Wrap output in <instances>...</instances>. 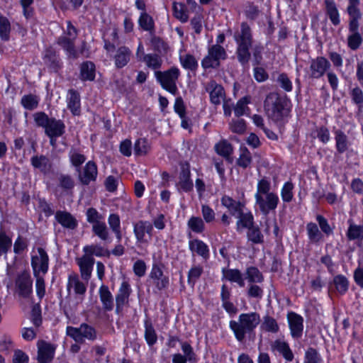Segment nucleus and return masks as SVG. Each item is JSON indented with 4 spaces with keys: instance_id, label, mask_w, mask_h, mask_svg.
<instances>
[{
    "instance_id": "f257e3e1",
    "label": "nucleus",
    "mask_w": 363,
    "mask_h": 363,
    "mask_svg": "<svg viewBox=\"0 0 363 363\" xmlns=\"http://www.w3.org/2000/svg\"><path fill=\"white\" fill-rule=\"evenodd\" d=\"M271 182L267 177L257 182V191L255 194V206L264 216L275 211L279 203L277 193L271 191Z\"/></svg>"
},
{
    "instance_id": "f03ea898",
    "label": "nucleus",
    "mask_w": 363,
    "mask_h": 363,
    "mask_svg": "<svg viewBox=\"0 0 363 363\" xmlns=\"http://www.w3.org/2000/svg\"><path fill=\"white\" fill-rule=\"evenodd\" d=\"M260 323L259 315L257 313H242L238 320H231L230 328L233 331L235 338L242 342L246 333L253 331Z\"/></svg>"
},
{
    "instance_id": "7ed1b4c3",
    "label": "nucleus",
    "mask_w": 363,
    "mask_h": 363,
    "mask_svg": "<svg viewBox=\"0 0 363 363\" xmlns=\"http://www.w3.org/2000/svg\"><path fill=\"white\" fill-rule=\"evenodd\" d=\"M264 110L270 119L275 122L281 121L288 114V101L277 93H270L264 101Z\"/></svg>"
},
{
    "instance_id": "20e7f679",
    "label": "nucleus",
    "mask_w": 363,
    "mask_h": 363,
    "mask_svg": "<svg viewBox=\"0 0 363 363\" xmlns=\"http://www.w3.org/2000/svg\"><path fill=\"white\" fill-rule=\"evenodd\" d=\"M180 74L181 72L177 67H172L164 72L157 71L155 73L162 87L173 95H176L178 92L177 82Z\"/></svg>"
},
{
    "instance_id": "39448f33",
    "label": "nucleus",
    "mask_w": 363,
    "mask_h": 363,
    "mask_svg": "<svg viewBox=\"0 0 363 363\" xmlns=\"http://www.w3.org/2000/svg\"><path fill=\"white\" fill-rule=\"evenodd\" d=\"M66 333L76 342L80 344L84 342L86 340L94 341L97 337L95 328L86 323H82L79 327L67 326Z\"/></svg>"
},
{
    "instance_id": "423d86ee",
    "label": "nucleus",
    "mask_w": 363,
    "mask_h": 363,
    "mask_svg": "<svg viewBox=\"0 0 363 363\" xmlns=\"http://www.w3.org/2000/svg\"><path fill=\"white\" fill-rule=\"evenodd\" d=\"M31 267L34 277L45 276L49 267V257L42 247H38L31 253Z\"/></svg>"
},
{
    "instance_id": "0eeeda50",
    "label": "nucleus",
    "mask_w": 363,
    "mask_h": 363,
    "mask_svg": "<svg viewBox=\"0 0 363 363\" xmlns=\"http://www.w3.org/2000/svg\"><path fill=\"white\" fill-rule=\"evenodd\" d=\"M226 57L225 49L219 45H213L208 48L207 55L201 61V66L205 69L217 68L220 65V61Z\"/></svg>"
},
{
    "instance_id": "6e6552de",
    "label": "nucleus",
    "mask_w": 363,
    "mask_h": 363,
    "mask_svg": "<svg viewBox=\"0 0 363 363\" xmlns=\"http://www.w3.org/2000/svg\"><path fill=\"white\" fill-rule=\"evenodd\" d=\"M77 32L76 28L68 21L67 22V30L65 35L62 36L58 40V44L67 52L70 56L76 57V50L74 49V40L77 38Z\"/></svg>"
},
{
    "instance_id": "1a4fd4ad",
    "label": "nucleus",
    "mask_w": 363,
    "mask_h": 363,
    "mask_svg": "<svg viewBox=\"0 0 363 363\" xmlns=\"http://www.w3.org/2000/svg\"><path fill=\"white\" fill-rule=\"evenodd\" d=\"M330 62L324 57H317L311 60L306 69V76L310 79H320L330 68Z\"/></svg>"
},
{
    "instance_id": "9d476101",
    "label": "nucleus",
    "mask_w": 363,
    "mask_h": 363,
    "mask_svg": "<svg viewBox=\"0 0 363 363\" xmlns=\"http://www.w3.org/2000/svg\"><path fill=\"white\" fill-rule=\"evenodd\" d=\"M153 225L147 220H139L133 224V233L140 244H147L152 237Z\"/></svg>"
},
{
    "instance_id": "9b49d317",
    "label": "nucleus",
    "mask_w": 363,
    "mask_h": 363,
    "mask_svg": "<svg viewBox=\"0 0 363 363\" xmlns=\"http://www.w3.org/2000/svg\"><path fill=\"white\" fill-rule=\"evenodd\" d=\"M16 288L18 294L24 298L28 297L33 293V280L27 272L19 274L16 280Z\"/></svg>"
},
{
    "instance_id": "f8f14e48",
    "label": "nucleus",
    "mask_w": 363,
    "mask_h": 363,
    "mask_svg": "<svg viewBox=\"0 0 363 363\" xmlns=\"http://www.w3.org/2000/svg\"><path fill=\"white\" fill-rule=\"evenodd\" d=\"M132 289L130 284L125 280L123 281L116 295V312L117 313H120L123 307L128 305Z\"/></svg>"
},
{
    "instance_id": "ddd939ff",
    "label": "nucleus",
    "mask_w": 363,
    "mask_h": 363,
    "mask_svg": "<svg viewBox=\"0 0 363 363\" xmlns=\"http://www.w3.org/2000/svg\"><path fill=\"white\" fill-rule=\"evenodd\" d=\"M150 279L152 283L158 290H162L168 287L169 279L163 273L162 268L157 264H153L150 273Z\"/></svg>"
},
{
    "instance_id": "4468645a",
    "label": "nucleus",
    "mask_w": 363,
    "mask_h": 363,
    "mask_svg": "<svg viewBox=\"0 0 363 363\" xmlns=\"http://www.w3.org/2000/svg\"><path fill=\"white\" fill-rule=\"evenodd\" d=\"M67 289L69 295L72 294V291L75 295L79 296V298L82 299V296L86 291V285L80 281L76 273H71L68 276Z\"/></svg>"
},
{
    "instance_id": "2eb2a0df",
    "label": "nucleus",
    "mask_w": 363,
    "mask_h": 363,
    "mask_svg": "<svg viewBox=\"0 0 363 363\" xmlns=\"http://www.w3.org/2000/svg\"><path fill=\"white\" fill-rule=\"evenodd\" d=\"M38 361L40 363L50 362L55 355V347L44 340H40L37 343Z\"/></svg>"
},
{
    "instance_id": "dca6fc26",
    "label": "nucleus",
    "mask_w": 363,
    "mask_h": 363,
    "mask_svg": "<svg viewBox=\"0 0 363 363\" xmlns=\"http://www.w3.org/2000/svg\"><path fill=\"white\" fill-rule=\"evenodd\" d=\"M76 262L79 267L82 279L87 283L91 277L94 258L89 255H83L77 258Z\"/></svg>"
},
{
    "instance_id": "f3484780",
    "label": "nucleus",
    "mask_w": 363,
    "mask_h": 363,
    "mask_svg": "<svg viewBox=\"0 0 363 363\" xmlns=\"http://www.w3.org/2000/svg\"><path fill=\"white\" fill-rule=\"evenodd\" d=\"M98 175L97 166L95 162L89 161L79 172V181L85 185L96 181Z\"/></svg>"
},
{
    "instance_id": "a211bd4d",
    "label": "nucleus",
    "mask_w": 363,
    "mask_h": 363,
    "mask_svg": "<svg viewBox=\"0 0 363 363\" xmlns=\"http://www.w3.org/2000/svg\"><path fill=\"white\" fill-rule=\"evenodd\" d=\"M291 335L293 338L298 339L302 336L303 330V318L295 313H289L287 316Z\"/></svg>"
},
{
    "instance_id": "6ab92c4d",
    "label": "nucleus",
    "mask_w": 363,
    "mask_h": 363,
    "mask_svg": "<svg viewBox=\"0 0 363 363\" xmlns=\"http://www.w3.org/2000/svg\"><path fill=\"white\" fill-rule=\"evenodd\" d=\"M206 91L209 93L210 101L214 105H219L225 97L223 86L215 81H210L206 84Z\"/></svg>"
},
{
    "instance_id": "aec40b11",
    "label": "nucleus",
    "mask_w": 363,
    "mask_h": 363,
    "mask_svg": "<svg viewBox=\"0 0 363 363\" xmlns=\"http://www.w3.org/2000/svg\"><path fill=\"white\" fill-rule=\"evenodd\" d=\"M236 45H252V35L250 27L246 23H242L240 30L234 34Z\"/></svg>"
},
{
    "instance_id": "412c9836",
    "label": "nucleus",
    "mask_w": 363,
    "mask_h": 363,
    "mask_svg": "<svg viewBox=\"0 0 363 363\" xmlns=\"http://www.w3.org/2000/svg\"><path fill=\"white\" fill-rule=\"evenodd\" d=\"M272 350L279 352L288 362L294 359V354L290 349L289 344L284 340L278 339L274 340L271 345Z\"/></svg>"
},
{
    "instance_id": "4be33fe9",
    "label": "nucleus",
    "mask_w": 363,
    "mask_h": 363,
    "mask_svg": "<svg viewBox=\"0 0 363 363\" xmlns=\"http://www.w3.org/2000/svg\"><path fill=\"white\" fill-rule=\"evenodd\" d=\"M100 301L104 311H111L113 309V296L108 287L102 284L99 289Z\"/></svg>"
},
{
    "instance_id": "5701e85b",
    "label": "nucleus",
    "mask_w": 363,
    "mask_h": 363,
    "mask_svg": "<svg viewBox=\"0 0 363 363\" xmlns=\"http://www.w3.org/2000/svg\"><path fill=\"white\" fill-rule=\"evenodd\" d=\"M65 124L60 120L51 118L45 132L50 138L61 136L65 132Z\"/></svg>"
},
{
    "instance_id": "b1692460",
    "label": "nucleus",
    "mask_w": 363,
    "mask_h": 363,
    "mask_svg": "<svg viewBox=\"0 0 363 363\" xmlns=\"http://www.w3.org/2000/svg\"><path fill=\"white\" fill-rule=\"evenodd\" d=\"M131 51L127 47L122 46L118 48L113 55L114 63L117 68L125 67L130 61Z\"/></svg>"
},
{
    "instance_id": "393cba45",
    "label": "nucleus",
    "mask_w": 363,
    "mask_h": 363,
    "mask_svg": "<svg viewBox=\"0 0 363 363\" xmlns=\"http://www.w3.org/2000/svg\"><path fill=\"white\" fill-rule=\"evenodd\" d=\"M222 272L223 279L236 283L240 287L245 286V278L240 270L235 269H223Z\"/></svg>"
},
{
    "instance_id": "a878e982",
    "label": "nucleus",
    "mask_w": 363,
    "mask_h": 363,
    "mask_svg": "<svg viewBox=\"0 0 363 363\" xmlns=\"http://www.w3.org/2000/svg\"><path fill=\"white\" fill-rule=\"evenodd\" d=\"M189 247L193 253H196L204 259H208L209 257V248L202 240L199 239L190 240Z\"/></svg>"
},
{
    "instance_id": "bb28decb",
    "label": "nucleus",
    "mask_w": 363,
    "mask_h": 363,
    "mask_svg": "<svg viewBox=\"0 0 363 363\" xmlns=\"http://www.w3.org/2000/svg\"><path fill=\"white\" fill-rule=\"evenodd\" d=\"M177 188L179 190L185 192L189 191L193 189V182L191 179V173L189 167H184L182 169L177 183Z\"/></svg>"
},
{
    "instance_id": "cd10ccee",
    "label": "nucleus",
    "mask_w": 363,
    "mask_h": 363,
    "mask_svg": "<svg viewBox=\"0 0 363 363\" xmlns=\"http://www.w3.org/2000/svg\"><path fill=\"white\" fill-rule=\"evenodd\" d=\"M182 50L179 51V60L182 67L184 69L195 71L199 67V63L196 57L189 53L182 54Z\"/></svg>"
},
{
    "instance_id": "c85d7f7f",
    "label": "nucleus",
    "mask_w": 363,
    "mask_h": 363,
    "mask_svg": "<svg viewBox=\"0 0 363 363\" xmlns=\"http://www.w3.org/2000/svg\"><path fill=\"white\" fill-rule=\"evenodd\" d=\"M67 107L74 115H79L80 113V97L79 94L74 91L69 90L67 96Z\"/></svg>"
},
{
    "instance_id": "c756f323",
    "label": "nucleus",
    "mask_w": 363,
    "mask_h": 363,
    "mask_svg": "<svg viewBox=\"0 0 363 363\" xmlns=\"http://www.w3.org/2000/svg\"><path fill=\"white\" fill-rule=\"evenodd\" d=\"M326 13L328 16L331 23L334 26H337L340 23V13L333 0H325Z\"/></svg>"
},
{
    "instance_id": "7c9ffc66",
    "label": "nucleus",
    "mask_w": 363,
    "mask_h": 363,
    "mask_svg": "<svg viewBox=\"0 0 363 363\" xmlns=\"http://www.w3.org/2000/svg\"><path fill=\"white\" fill-rule=\"evenodd\" d=\"M221 203L225 206L230 213L235 216L238 212H241L242 208H244V204L240 201H236L228 196H223L221 198Z\"/></svg>"
},
{
    "instance_id": "2f4dec72",
    "label": "nucleus",
    "mask_w": 363,
    "mask_h": 363,
    "mask_svg": "<svg viewBox=\"0 0 363 363\" xmlns=\"http://www.w3.org/2000/svg\"><path fill=\"white\" fill-rule=\"evenodd\" d=\"M335 146L338 152H345L350 146V142L347 136L341 130H336L334 132Z\"/></svg>"
},
{
    "instance_id": "473e14b6",
    "label": "nucleus",
    "mask_w": 363,
    "mask_h": 363,
    "mask_svg": "<svg viewBox=\"0 0 363 363\" xmlns=\"http://www.w3.org/2000/svg\"><path fill=\"white\" fill-rule=\"evenodd\" d=\"M55 219L65 228L74 229L77 225L76 220L67 212L57 211L55 214Z\"/></svg>"
},
{
    "instance_id": "72a5a7b5",
    "label": "nucleus",
    "mask_w": 363,
    "mask_h": 363,
    "mask_svg": "<svg viewBox=\"0 0 363 363\" xmlns=\"http://www.w3.org/2000/svg\"><path fill=\"white\" fill-rule=\"evenodd\" d=\"M350 225L346 233L349 240H363V225H356L351 220H348Z\"/></svg>"
},
{
    "instance_id": "f704fd0d",
    "label": "nucleus",
    "mask_w": 363,
    "mask_h": 363,
    "mask_svg": "<svg viewBox=\"0 0 363 363\" xmlns=\"http://www.w3.org/2000/svg\"><path fill=\"white\" fill-rule=\"evenodd\" d=\"M238 220L237 222L238 229L250 228L253 225V216L251 212H244L242 208L241 212H238Z\"/></svg>"
},
{
    "instance_id": "c9c22d12",
    "label": "nucleus",
    "mask_w": 363,
    "mask_h": 363,
    "mask_svg": "<svg viewBox=\"0 0 363 363\" xmlns=\"http://www.w3.org/2000/svg\"><path fill=\"white\" fill-rule=\"evenodd\" d=\"M32 165L40 169L43 172H46L50 170L51 164L48 157L43 155L33 156L30 159Z\"/></svg>"
},
{
    "instance_id": "e433bc0d",
    "label": "nucleus",
    "mask_w": 363,
    "mask_h": 363,
    "mask_svg": "<svg viewBox=\"0 0 363 363\" xmlns=\"http://www.w3.org/2000/svg\"><path fill=\"white\" fill-rule=\"evenodd\" d=\"M151 146L145 138H138L134 144V152L136 156L146 155L150 150Z\"/></svg>"
},
{
    "instance_id": "4c0bfd02",
    "label": "nucleus",
    "mask_w": 363,
    "mask_h": 363,
    "mask_svg": "<svg viewBox=\"0 0 363 363\" xmlns=\"http://www.w3.org/2000/svg\"><path fill=\"white\" fill-rule=\"evenodd\" d=\"M252 45H237L236 55L238 61L242 65L245 66L247 65L251 55L250 52V48Z\"/></svg>"
},
{
    "instance_id": "58836bf2",
    "label": "nucleus",
    "mask_w": 363,
    "mask_h": 363,
    "mask_svg": "<svg viewBox=\"0 0 363 363\" xmlns=\"http://www.w3.org/2000/svg\"><path fill=\"white\" fill-rule=\"evenodd\" d=\"M333 283L336 291L341 295L345 294L349 289V281L346 277L338 274L334 277Z\"/></svg>"
},
{
    "instance_id": "ea45409f",
    "label": "nucleus",
    "mask_w": 363,
    "mask_h": 363,
    "mask_svg": "<svg viewBox=\"0 0 363 363\" xmlns=\"http://www.w3.org/2000/svg\"><path fill=\"white\" fill-rule=\"evenodd\" d=\"M40 97L37 95L29 94L24 95L21 100L23 107L27 110H33L38 106Z\"/></svg>"
},
{
    "instance_id": "a19ab883",
    "label": "nucleus",
    "mask_w": 363,
    "mask_h": 363,
    "mask_svg": "<svg viewBox=\"0 0 363 363\" xmlns=\"http://www.w3.org/2000/svg\"><path fill=\"white\" fill-rule=\"evenodd\" d=\"M252 163V155L246 147H240V155L237 160V164L242 168H247Z\"/></svg>"
},
{
    "instance_id": "79ce46f5",
    "label": "nucleus",
    "mask_w": 363,
    "mask_h": 363,
    "mask_svg": "<svg viewBox=\"0 0 363 363\" xmlns=\"http://www.w3.org/2000/svg\"><path fill=\"white\" fill-rule=\"evenodd\" d=\"M173 11L175 18L182 23H186L189 19L188 10L186 6L181 3H173Z\"/></svg>"
},
{
    "instance_id": "37998d69",
    "label": "nucleus",
    "mask_w": 363,
    "mask_h": 363,
    "mask_svg": "<svg viewBox=\"0 0 363 363\" xmlns=\"http://www.w3.org/2000/svg\"><path fill=\"white\" fill-rule=\"evenodd\" d=\"M108 223L110 228L115 233L118 240L121 239V219L118 214L111 213L108 218Z\"/></svg>"
},
{
    "instance_id": "c03bdc74",
    "label": "nucleus",
    "mask_w": 363,
    "mask_h": 363,
    "mask_svg": "<svg viewBox=\"0 0 363 363\" xmlns=\"http://www.w3.org/2000/svg\"><path fill=\"white\" fill-rule=\"evenodd\" d=\"M145 338L150 346L155 345L157 340L156 332L152 323L148 320L145 321Z\"/></svg>"
},
{
    "instance_id": "a18cd8bd",
    "label": "nucleus",
    "mask_w": 363,
    "mask_h": 363,
    "mask_svg": "<svg viewBox=\"0 0 363 363\" xmlns=\"http://www.w3.org/2000/svg\"><path fill=\"white\" fill-rule=\"evenodd\" d=\"M188 228L196 233H201L205 230V224L203 220L197 216L191 217L187 222Z\"/></svg>"
},
{
    "instance_id": "49530a36",
    "label": "nucleus",
    "mask_w": 363,
    "mask_h": 363,
    "mask_svg": "<svg viewBox=\"0 0 363 363\" xmlns=\"http://www.w3.org/2000/svg\"><path fill=\"white\" fill-rule=\"evenodd\" d=\"M81 77L83 80H94L95 77V66L92 62H86L82 65Z\"/></svg>"
},
{
    "instance_id": "de8ad7c7",
    "label": "nucleus",
    "mask_w": 363,
    "mask_h": 363,
    "mask_svg": "<svg viewBox=\"0 0 363 363\" xmlns=\"http://www.w3.org/2000/svg\"><path fill=\"white\" fill-rule=\"evenodd\" d=\"M250 102V98L249 96H244L238 100L234 108L235 115L239 117L245 114H247L250 111L247 105Z\"/></svg>"
},
{
    "instance_id": "09e8293b",
    "label": "nucleus",
    "mask_w": 363,
    "mask_h": 363,
    "mask_svg": "<svg viewBox=\"0 0 363 363\" xmlns=\"http://www.w3.org/2000/svg\"><path fill=\"white\" fill-rule=\"evenodd\" d=\"M92 232L102 241H108L110 233L105 222L92 226Z\"/></svg>"
},
{
    "instance_id": "8fccbe9b",
    "label": "nucleus",
    "mask_w": 363,
    "mask_h": 363,
    "mask_svg": "<svg viewBox=\"0 0 363 363\" xmlns=\"http://www.w3.org/2000/svg\"><path fill=\"white\" fill-rule=\"evenodd\" d=\"M12 246V239L5 230L0 229V256L6 255Z\"/></svg>"
},
{
    "instance_id": "3c124183",
    "label": "nucleus",
    "mask_w": 363,
    "mask_h": 363,
    "mask_svg": "<svg viewBox=\"0 0 363 363\" xmlns=\"http://www.w3.org/2000/svg\"><path fill=\"white\" fill-rule=\"evenodd\" d=\"M214 149L218 155L224 157H229L233 150L232 145L225 140H220L216 143Z\"/></svg>"
},
{
    "instance_id": "603ef678",
    "label": "nucleus",
    "mask_w": 363,
    "mask_h": 363,
    "mask_svg": "<svg viewBox=\"0 0 363 363\" xmlns=\"http://www.w3.org/2000/svg\"><path fill=\"white\" fill-rule=\"evenodd\" d=\"M86 216L87 222L91 223L92 226L105 222L104 216L94 208H88Z\"/></svg>"
},
{
    "instance_id": "864d4df0",
    "label": "nucleus",
    "mask_w": 363,
    "mask_h": 363,
    "mask_svg": "<svg viewBox=\"0 0 363 363\" xmlns=\"http://www.w3.org/2000/svg\"><path fill=\"white\" fill-rule=\"evenodd\" d=\"M294 185L291 182H286L284 184L281 189V197L284 203H290L294 199Z\"/></svg>"
},
{
    "instance_id": "5fc2aeb1",
    "label": "nucleus",
    "mask_w": 363,
    "mask_h": 363,
    "mask_svg": "<svg viewBox=\"0 0 363 363\" xmlns=\"http://www.w3.org/2000/svg\"><path fill=\"white\" fill-rule=\"evenodd\" d=\"M138 24L143 30L150 31L154 28V21L147 12H141L138 18Z\"/></svg>"
},
{
    "instance_id": "6e6d98bb",
    "label": "nucleus",
    "mask_w": 363,
    "mask_h": 363,
    "mask_svg": "<svg viewBox=\"0 0 363 363\" xmlns=\"http://www.w3.org/2000/svg\"><path fill=\"white\" fill-rule=\"evenodd\" d=\"M306 230L308 238L311 241L318 242L322 240L323 235L315 223H309L306 226Z\"/></svg>"
},
{
    "instance_id": "4d7b16f0",
    "label": "nucleus",
    "mask_w": 363,
    "mask_h": 363,
    "mask_svg": "<svg viewBox=\"0 0 363 363\" xmlns=\"http://www.w3.org/2000/svg\"><path fill=\"white\" fill-rule=\"evenodd\" d=\"M203 272V267L200 265L193 266L188 272V284L194 286L196 282L201 276Z\"/></svg>"
},
{
    "instance_id": "13d9d810",
    "label": "nucleus",
    "mask_w": 363,
    "mask_h": 363,
    "mask_svg": "<svg viewBox=\"0 0 363 363\" xmlns=\"http://www.w3.org/2000/svg\"><path fill=\"white\" fill-rule=\"evenodd\" d=\"M143 61L146 63L147 66L152 69H157L162 65V60L161 57L155 54L145 55Z\"/></svg>"
},
{
    "instance_id": "bf43d9fd",
    "label": "nucleus",
    "mask_w": 363,
    "mask_h": 363,
    "mask_svg": "<svg viewBox=\"0 0 363 363\" xmlns=\"http://www.w3.org/2000/svg\"><path fill=\"white\" fill-rule=\"evenodd\" d=\"M84 255L91 257H102L105 255V250L99 245H89L83 247Z\"/></svg>"
},
{
    "instance_id": "052dcab7",
    "label": "nucleus",
    "mask_w": 363,
    "mask_h": 363,
    "mask_svg": "<svg viewBox=\"0 0 363 363\" xmlns=\"http://www.w3.org/2000/svg\"><path fill=\"white\" fill-rule=\"evenodd\" d=\"M262 328L267 332L276 333L279 331V325L276 320L270 316H265L262 324Z\"/></svg>"
},
{
    "instance_id": "680f3d73",
    "label": "nucleus",
    "mask_w": 363,
    "mask_h": 363,
    "mask_svg": "<svg viewBox=\"0 0 363 363\" xmlns=\"http://www.w3.org/2000/svg\"><path fill=\"white\" fill-rule=\"evenodd\" d=\"M362 43V37L359 32L350 33L347 37V45L353 50L359 48Z\"/></svg>"
},
{
    "instance_id": "e2e57ef3",
    "label": "nucleus",
    "mask_w": 363,
    "mask_h": 363,
    "mask_svg": "<svg viewBox=\"0 0 363 363\" xmlns=\"http://www.w3.org/2000/svg\"><path fill=\"white\" fill-rule=\"evenodd\" d=\"M359 0H348L347 11L350 18H361L362 14L359 9Z\"/></svg>"
},
{
    "instance_id": "0e129e2a",
    "label": "nucleus",
    "mask_w": 363,
    "mask_h": 363,
    "mask_svg": "<svg viewBox=\"0 0 363 363\" xmlns=\"http://www.w3.org/2000/svg\"><path fill=\"white\" fill-rule=\"evenodd\" d=\"M247 279L251 283H260L263 280V277L260 272L256 267H249L246 272Z\"/></svg>"
},
{
    "instance_id": "69168bd1",
    "label": "nucleus",
    "mask_w": 363,
    "mask_h": 363,
    "mask_svg": "<svg viewBox=\"0 0 363 363\" xmlns=\"http://www.w3.org/2000/svg\"><path fill=\"white\" fill-rule=\"evenodd\" d=\"M33 119L37 126L42 127L44 129L46 128L48 125L49 124V121L51 118H49L48 116L43 112H36L33 115Z\"/></svg>"
},
{
    "instance_id": "338daca9",
    "label": "nucleus",
    "mask_w": 363,
    "mask_h": 363,
    "mask_svg": "<svg viewBox=\"0 0 363 363\" xmlns=\"http://www.w3.org/2000/svg\"><path fill=\"white\" fill-rule=\"evenodd\" d=\"M321 358L318 352L310 348L306 352L304 363H320Z\"/></svg>"
},
{
    "instance_id": "774afa93",
    "label": "nucleus",
    "mask_w": 363,
    "mask_h": 363,
    "mask_svg": "<svg viewBox=\"0 0 363 363\" xmlns=\"http://www.w3.org/2000/svg\"><path fill=\"white\" fill-rule=\"evenodd\" d=\"M352 100L359 108L363 107V91L359 87H354L351 90Z\"/></svg>"
}]
</instances>
